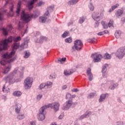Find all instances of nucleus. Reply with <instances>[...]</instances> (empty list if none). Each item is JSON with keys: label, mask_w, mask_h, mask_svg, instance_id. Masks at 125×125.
Masks as SVG:
<instances>
[{"label": "nucleus", "mask_w": 125, "mask_h": 125, "mask_svg": "<svg viewBox=\"0 0 125 125\" xmlns=\"http://www.w3.org/2000/svg\"><path fill=\"white\" fill-rule=\"evenodd\" d=\"M39 15H37L36 13L30 15L25 13V11H22L21 14V19L23 20L24 22H25V23H28L30 22L33 17H34V18H37V17H39Z\"/></svg>", "instance_id": "f257e3e1"}, {"label": "nucleus", "mask_w": 125, "mask_h": 125, "mask_svg": "<svg viewBox=\"0 0 125 125\" xmlns=\"http://www.w3.org/2000/svg\"><path fill=\"white\" fill-rule=\"evenodd\" d=\"M19 46H20V43H14L12 45V50L11 51L10 54L8 53H5L4 54L3 57L4 59H8L9 58H11L13 56L15 55L16 51L14 49H18L19 48Z\"/></svg>", "instance_id": "f03ea898"}, {"label": "nucleus", "mask_w": 125, "mask_h": 125, "mask_svg": "<svg viewBox=\"0 0 125 125\" xmlns=\"http://www.w3.org/2000/svg\"><path fill=\"white\" fill-rule=\"evenodd\" d=\"M17 71H18V67H17L15 70L6 78L9 83V84H12L15 83V75L17 74Z\"/></svg>", "instance_id": "7ed1b4c3"}, {"label": "nucleus", "mask_w": 125, "mask_h": 125, "mask_svg": "<svg viewBox=\"0 0 125 125\" xmlns=\"http://www.w3.org/2000/svg\"><path fill=\"white\" fill-rule=\"evenodd\" d=\"M60 104L57 102H55L52 104H49L47 105H45L41 107L40 110H46L48 108L54 109V110H59Z\"/></svg>", "instance_id": "20e7f679"}, {"label": "nucleus", "mask_w": 125, "mask_h": 125, "mask_svg": "<svg viewBox=\"0 0 125 125\" xmlns=\"http://www.w3.org/2000/svg\"><path fill=\"white\" fill-rule=\"evenodd\" d=\"M54 8V6H50L49 7H48V10H47L44 14V17H40L39 18V22H42V23H45V21H46V20L49 16V11H52Z\"/></svg>", "instance_id": "39448f33"}, {"label": "nucleus", "mask_w": 125, "mask_h": 125, "mask_svg": "<svg viewBox=\"0 0 125 125\" xmlns=\"http://www.w3.org/2000/svg\"><path fill=\"white\" fill-rule=\"evenodd\" d=\"M74 45L72 47L73 51H75V50L79 51L83 48V42L80 40H76L74 41Z\"/></svg>", "instance_id": "423d86ee"}, {"label": "nucleus", "mask_w": 125, "mask_h": 125, "mask_svg": "<svg viewBox=\"0 0 125 125\" xmlns=\"http://www.w3.org/2000/svg\"><path fill=\"white\" fill-rule=\"evenodd\" d=\"M115 55L119 59H122L125 55V46L119 48L116 52Z\"/></svg>", "instance_id": "0eeeda50"}, {"label": "nucleus", "mask_w": 125, "mask_h": 125, "mask_svg": "<svg viewBox=\"0 0 125 125\" xmlns=\"http://www.w3.org/2000/svg\"><path fill=\"white\" fill-rule=\"evenodd\" d=\"M33 84V78L31 77H27L24 80V87L25 89H29L32 87Z\"/></svg>", "instance_id": "6e6552de"}, {"label": "nucleus", "mask_w": 125, "mask_h": 125, "mask_svg": "<svg viewBox=\"0 0 125 125\" xmlns=\"http://www.w3.org/2000/svg\"><path fill=\"white\" fill-rule=\"evenodd\" d=\"M46 114V111L45 110H40L39 113L38 114V119L39 121H43L45 119V114Z\"/></svg>", "instance_id": "1a4fd4ad"}, {"label": "nucleus", "mask_w": 125, "mask_h": 125, "mask_svg": "<svg viewBox=\"0 0 125 125\" xmlns=\"http://www.w3.org/2000/svg\"><path fill=\"white\" fill-rule=\"evenodd\" d=\"M92 18L95 20V21H100L101 20V17H100V14L98 12L93 13L92 15Z\"/></svg>", "instance_id": "9d476101"}, {"label": "nucleus", "mask_w": 125, "mask_h": 125, "mask_svg": "<svg viewBox=\"0 0 125 125\" xmlns=\"http://www.w3.org/2000/svg\"><path fill=\"white\" fill-rule=\"evenodd\" d=\"M16 113L17 114H19L20 115L18 116L17 119L19 121L21 120H23V119H25V115H24V113H21V110H16Z\"/></svg>", "instance_id": "9b49d317"}, {"label": "nucleus", "mask_w": 125, "mask_h": 125, "mask_svg": "<svg viewBox=\"0 0 125 125\" xmlns=\"http://www.w3.org/2000/svg\"><path fill=\"white\" fill-rule=\"evenodd\" d=\"M91 112L89 110H87L85 114H84L83 115H82L80 117V120H83V119H85V118H88V117H89V116H90L91 115Z\"/></svg>", "instance_id": "f8f14e48"}, {"label": "nucleus", "mask_w": 125, "mask_h": 125, "mask_svg": "<svg viewBox=\"0 0 125 125\" xmlns=\"http://www.w3.org/2000/svg\"><path fill=\"white\" fill-rule=\"evenodd\" d=\"M87 75L89 77V81L91 82L93 79V75L91 73V69L90 68H88L86 71Z\"/></svg>", "instance_id": "ddd939ff"}, {"label": "nucleus", "mask_w": 125, "mask_h": 125, "mask_svg": "<svg viewBox=\"0 0 125 125\" xmlns=\"http://www.w3.org/2000/svg\"><path fill=\"white\" fill-rule=\"evenodd\" d=\"M103 57H102V55L98 54L96 55V57L93 59V62L94 63H96L97 62H100L101 61V59H102Z\"/></svg>", "instance_id": "4468645a"}, {"label": "nucleus", "mask_w": 125, "mask_h": 125, "mask_svg": "<svg viewBox=\"0 0 125 125\" xmlns=\"http://www.w3.org/2000/svg\"><path fill=\"white\" fill-rule=\"evenodd\" d=\"M21 1H19L17 4V11H16L17 14H20V11H21Z\"/></svg>", "instance_id": "2eb2a0df"}, {"label": "nucleus", "mask_w": 125, "mask_h": 125, "mask_svg": "<svg viewBox=\"0 0 125 125\" xmlns=\"http://www.w3.org/2000/svg\"><path fill=\"white\" fill-rule=\"evenodd\" d=\"M108 95V94H102L99 99V102H103L105 99H106V96Z\"/></svg>", "instance_id": "dca6fc26"}, {"label": "nucleus", "mask_w": 125, "mask_h": 125, "mask_svg": "<svg viewBox=\"0 0 125 125\" xmlns=\"http://www.w3.org/2000/svg\"><path fill=\"white\" fill-rule=\"evenodd\" d=\"M37 1V0H32L28 3V7L29 10L33 9V4Z\"/></svg>", "instance_id": "f3484780"}, {"label": "nucleus", "mask_w": 125, "mask_h": 125, "mask_svg": "<svg viewBox=\"0 0 125 125\" xmlns=\"http://www.w3.org/2000/svg\"><path fill=\"white\" fill-rule=\"evenodd\" d=\"M29 42V40H25L23 42V43H22L21 45V48H27V47H28V43Z\"/></svg>", "instance_id": "a211bd4d"}, {"label": "nucleus", "mask_w": 125, "mask_h": 125, "mask_svg": "<svg viewBox=\"0 0 125 125\" xmlns=\"http://www.w3.org/2000/svg\"><path fill=\"white\" fill-rule=\"evenodd\" d=\"M108 64H105L103 66V69L102 70V72L103 73V77H105V73L107 71V67H108Z\"/></svg>", "instance_id": "6ab92c4d"}, {"label": "nucleus", "mask_w": 125, "mask_h": 125, "mask_svg": "<svg viewBox=\"0 0 125 125\" xmlns=\"http://www.w3.org/2000/svg\"><path fill=\"white\" fill-rule=\"evenodd\" d=\"M114 35L116 39H119V38H121V35H122V31L120 30H116Z\"/></svg>", "instance_id": "aec40b11"}, {"label": "nucleus", "mask_w": 125, "mask_h": 125, "mask_svg": "<svg viewBox=\"0 0 125 125\" xmlns=\"http://www.w3.org/2000/svg\"><path fill=\"white\" fill-rule=\"evenodd\" d=\"M7 45L8 44H0V51H2V50H5V49H7Z\"/></svg>", "instance_id": "412c9836"}, {"label": "nucleus", "mask_w": 125, "mask_h": 125, "mask_svg": "<svg viewBox=\"0 0 125 125\" xmlns=\"http://www.w3.org/2000/svg\"><path fill=\"white\" fill-rule=\"evenodd\" d=\"M10 69H11V64H9L7 67H5L4 72H3V74H7L9 71H10Z\"/></svg>", "instance_id": "4be33fe9"}, {"label": "nucleus", "mask_w": 125, "mask_h": 125, "mask_svg": "<svg viewBox=\"0 0 125 125\" xmlns=\"http://www.w3.org/2000/svg\"><path fill=\"white\" fill-rule=\"evenodd\" d=\"M123 13H124V11H123V10H122L121 9H118L115 14H116L117 17L119 18V17L122 16V15H123Z\"/></svg>", "instance_id": "5701e85b"}, {"label": "nucleus", "mask_w": 125, "mask_h": 125, "mask_svg": "<svg viewBox=\"0 0 125 125\" xmlns=\"http://www.w3.org/2000/svg\"><path fill=\"white\" fill-rule=\"evenodd\" d=\"M73 104V101L72 100H68L67 102H66V109H69L71 106H72V104Z\"/></svg>", "instance_id": "b1692460"}, {"label": "nucleus", "mask_w": 125, "mask_h": 125, "mask_svg": "<svg viewBox=\"0 0 125 125\" xmlns=\"http://www.w3.org/2000/svg\"><path fill=\"white\" fill-rule=\"evenodd\" d=\"M22 40V38L20 36H18V37H14L13 38V42L15 43L18 42H20Z\"/></svg>", "instance_id": "393cba45"}, {"label": "nucleus", "mask_w": 125, "mask_h": 125, "mask_svg": "<svg viewBox=\"0 0 125 125\" xmlns=\"http://www.w3.org/2000/svg\"><path fill=\"white\" fill-rule=\"evenodd\" d=\"M77 2H79V0H70L68 2V4H69V5H74V4H76Z\"/></svg>", "instance_id": "a878e982"}, {"label": "nucleus", "mask_w": 125, "mask_h": 125, "mask_svg": "<svg viewBox=\"0 0 125 125\" xmlns=\"http://www.w3.org/2000/svg\"><path fill=\"white\" fill-rule=\"evenodd\" d=\"M119 3H117L115 5L112 6L111 7V9H110L109 10V12H112V11L115 10V9H116V8H117L119 6Z\"/></svg>", "instance_id": "bb28decb"}, {"label": "nucleus", "mask_w": 125, "mask_h": 125, "mask_svg": "<svg viewBox=\"0 0 125 125\" xmlns=\"http://www.w3.org/2000/svg\"><path fill=\"white\" fill-rule=\"evenodd\" d=\"M47 40V38L46 37L41 36L39 40L40 43H42L43 42H45Z\"/></svg>", "instance_id": "cd10ccee"}, {"label": "nucleus", "mask_w": 125, "mask_h": 125, "mask_svg": "<svg viewBox=\"0 0 125 125\" xmlns=\"http://www.w3.org/2000/svg\"><path fill=\"white\" fill-rule=\"evenodd\" d=\"M10 9V14H11V16H13L14 14V12L13 11V9H14V6L12 5V6L9 7Z\"/></svg>", "instance_id": "c85d7f7f"}, {"label": "nucleus", "mask_w": 125, "mask_h": 125, "mask_svg": "<svg viewBox=\"0 0 125 125\" xmlns=\"http://www.w3.org/2000/svg\"><path fill=\"white\" fill-rule=\"evenodd\" d=\"M21 95H22V93H21V92L19 91H15L13 93V95L14 96H17L18 97H19V96H21Z\"/></svg>", "instance_id": "c756f323"}, {"label": "nucleus", "mask_w": 125, "mask_h": 125, "mask_svg": "<svg viewBox=\"0 0 125 125\" xmlns=\"http://www.w3.org/2000/svg\"><path fill=\"white\" fill-rule=\"evenodd\" d=\"M73 71L71 70H64V74L65 76H70V75H72L73 74Z\"/></svg>", "instance_id": "7c9ffc66"}, {"label": "nucleus", "mask_w": 125, "mask_h": 125, "mask_svg": "<svg viewBox=\"0 0 125 125\" xmlns=\"http://www.w3.org/2000/svg\"><path fill=\"white\" fill-rule=\"evenodd\" d=\"M97 40L95 38L89 39L87 40V42L90 43H96Z\"/></svg>", "instance_id": "2f4dec72"}, {"label": "nucleus", "mask_w": 125, "mask_h": 125, "mask_svg": "<svg viewBox=\"0 0 125 125\" xmlns=\"http://www.w3.org/2000/svg\"><path fill=\"white\" fill-rule=\"evenodd\" d=\"M1 30L2 31V34L4 36H7V35H8V31H7V29L5 28H2Z\"/></svg>", "instance_id": "473e14b6"}, {"label": "nucleus", "mask_w": 125, "mask_h": 125, "mask_svg": "<svg viewBox=\"0 0 125 125\" xmlns=\"http://www.w3.org/2000/svg\"><path fill=\"white\" fill-rule=\"evenodd\" d=\"M84 20H85V18H84V17H81L79 19V23L80 24H83V23L84 22Z\"/></svg>", "instance_id": "72a5a7b5"}, {"label": "nucleus", "mask_w": 125, "mask_h": 125, "mask_svg": "<svg viewBox=\"0 0 125 125\" xmlns=\"http://www.w3.org/2000/svg\"><path fill=\"white\" fill-rule=\"evenodd\" d=\"M107 25L109 27H113L114 26V21L113 20H110Z\"/></svg>", "instance_id": "f704fd0d"}, {"label": "nucleus", "mask_w": 125, "mask_h": 125, "mask_svg": "<svg viewBox=\"0 0 125 125\" xmlns=\"http://www.w3.org/2000/svg\"><path fill=\"white\" fill-rule=\"evenodd\" d=\"M30 55H31V53H30L28 51H25L24 58H28L30 56Z\"/></svg>", "instance_id": "c9c22d12"}, {"label": "nucleus", "mask_w": 125, "mask_h": 125, "mask_svg": "<svg viewBox=\"0 0 125 125\" xmlns=\"http://www.w3.org/2000/svg\"><path fill=\"white\" fill-rule=\"evenodd\" d=\"M21 105L20 104H16L15 105V110H20L21 109Z\"/></svg>", "instance_id": "e433bc0d"}, {"label": "nucleus", "mask_w": 125, "mask_h": 125, "mask_svg": "<svg viewBox=\"0 0 125 125\" xmlns=\"http://www.w3.org/2000/svg\"><path fill=\"white\" fill-rule=\"evenodd\" d=\"M104 59H111V55L108 54V53H106L104 55Z\"/></svg>", "instance_id": "4c0bfd02"}, {"label": "nucleus", "mask_w": 125, "mask_h": 125, "mask_svg": "<svg viewBox=\"0 0 125 125\" xmlns=\"http://www.w3.org/2000/svg\"><path fill=\"white\" fill-rule=\"evenodd\" d=\"M117 86H118V83H115V84H114L113 85H111L110 86H109V88L110 89H111L113 90L115 89V88H116Z\"/></svg>", "instance_id": "58836bf2"}, {"label": "nucleus", "mask_w": 125, "mask_h": 125, "mask_svg": "<svg viewBox=\"0 0 125 125\" xmlns=\"http://www.w3.org/2000/svg\"><path fill=\"white\" fill-rule=\"evenodd\" d=\"M23 23H22V22H19L18 25V30L21 31V29L23 28Z\"/></svg>", "instance_id": "ea45409f"}, {"label": "nucleus", "mask_w": 125, "mask_h": 125, "mask_svg": "<svg viewBox=\"0 0 125 125\" xmlns=\"http://www.w3.org/2000/svg\"><path fill=\"white\" fill-rule=\"evenodd\" d=\"M102 24L104 29H108V27L109 26H108V24L107 25V24H106V23L104 22V21H102Z\"/></svg>", "instance_id": "a19ab883"}, {"label": "nucleus", "mask_w": 125, "mask_h": 125, "mask_svg": "<svg viewBox=\"0 0 125 125\" xmlns=\"http://www.w3.org/2000/svg\"><path fill=\"white\" fill-rule=\"evenodd\" d=\"M89 7L90 10H91V11H93V10H94V6L92 4V3H90V5H89Z\"/></svg>", "instance_id": "79ce46f5"}, {"label": "nucleus", "mask_w": 125, "mask_h": 125, "mask_svg": "<svg viewBox=\"0 0 125 125\" xmlns=\"http://www.w3.org/2000/svg\"><path fill=\"white\" fill-rule=\"evenodd\" d=\"M46 85H45V83H41L39 87V89H42V88H44V87H45Z\"/></svg>", "instance_id": "37998d69"}, {"label": "nucleus", "mask_w": 125, "mask_h": 125, "mask_svg": "<svg viewBox=\"0 0 125 125\" xmlns=\"http://www.w3.org/2000/svg\"><path fill=\"white\" fill-rule=\"evenodd\" d=\"M65 42H68V43H71V42H72V38H68L65 39Z\"/></svg>", "instance_id": "c03bdc74"}, {"label": "nucleus", "mask_w": 125, "mask_h": 125, "mask_svg": "<svg viewBox=\"0 0 125 125\" xmlns=\"http://www.w3.org/2000/svg\"><path fill=\"white\" fill-rule=\"evenodd\" d=\"M8 41L7 40V39H5L2 42L1 44H8Z\"/></svg>", "instance_id": "a18cd8bd"}, {"label": "nucleus", "mask_w": 125, "mask_h": 125, "mask_svg": "<svg viewBox=\"0 0 125 125\" xmlns=\"http://www.w3.org/2000/svg\"><path fill=\"white\" fill-rule=\"evenodd\" d=\"M13 38H14V37L10 36L8 37V38L7 39V40L8 41V42H12V41H13Z\"/></svg>", "instance_id": "49530a36"}, {"label": "nucleus", "mask_w": 125, "mask_h": 125, "mask_svg": "<svg viewBox=\"0 0 125 125\" xmlns=\"http://www.w3.org/2000/svg\"><path fill=\"white\" fill-rule=\"evenodd\" d=\"M69 35V32H66L65 31L64 33L62 35V37L63 38H65Z\"/></svg>", "instance_id": "de8ad7c7"}, {"label": "nucleus", "mask_w": 125, "mask_h": 125, "mask_svg": "<svg viewBox=\"0 0 125 125\" xmlns=\"http://www.w3.org/2000/svg\"><path fill=\"white\" fill-rule=\"evenodd\" d=\"M43 5H44V2L42 1H40L37 3V6H42Z\"/></svg>", "instance_id": "09e8293b"}, {"label": "nucleus", "mask_w": 125, "mask_h": 125, "mask_svg": "<svg viewBox=\"0 0 125 125\" xmlns=\"http://www.w3.org/2000/svg\"><path fill=\"white\" fill-rule=\"evenodd\" d=\"M1 65H3V66L6 65V62L4 61L3 59H2L0 61Z\"/></svg>", "instance_id": "8fccbe9b"}, {"label": "nucleus", "mask_w": 125, "mask_h": 125, "mask_svg": "<svg viewBox=\"0 0 125 125\" xmlns=\"http://www.w3.org/2000/svg\"><path fill=\"white\" fill-rule=\"evenodd\" d=\"M64 61H66V58H62V59H59L58 60L59 62H64Z\"/></svg>", "instance_id": "3c124183"}, {"label": "nucleus", "mask_w": 125, "mask_h": 125, "mask_svg": "<svg viewBox=\"0 0 125 125\" xmlns=\"http://www.w3.org/2000/svg\"><path fill=\"white\" fill-rule=\"evenodd\" d=\"M65 98L66 99H69L70 98H72V95H71V94L68 93L66 94Z\"/></svg>", "instance_id": "603ef678"}, {"label": "nucleus", "mask_w": 125, "mask_h": 125, "mask_svg": "<svg viewBox=\"0 0 125 125\" xmlns=\"http://www.w3.org/2000/svg\"><path fill=\"white\" fill-rule=\"evenodd\" d=\"M45 84L46 86H50V85H51V84H52V83L50 82H47L46 83H45Z\"/></svg>", "instance_id": "864d4df0"}, {"label": "nucleus", "mask_w": 125, "mask_h": 125, "mask_svg": "<svg viewBox=\"0 0 125 125\" xmlns=\"http://www.w3.org/2000/svg\"><path fill=\"white\" fill-rule=\"evenodd\" d=\"M89 96H90V98H93V97H94V96H95V93H91L89 94Z\"/></svg>", "instance_id": "5fc2aeb1"}, {"label": "nucleus", "mask_w": 125, "mask_h": 125, "mask_svg": "<svg viewBox=\"0 0 125 125\" xmlns=\"http://www.w3.org/2000/svg\"><path fill=\"white\" fill-rule=\"evenodd\" d=\"M63 117H64V113H62L59 117V120H61L63 119Z\"/></svg>", "instance_id": "6e6d98bb"}, {"label": "nucleus", "mask_w": 125, "mask_h": 125, "mask_svg": "<svg viewBox=\"0 0 125 125\" xmlns=\"http://www.w3.org/2000/svg\"><path fill=\"white\" fill-rule=\"evenodd\" d=\"M27 33H28V30H27V29H25L24 30V32L23 33V31H21V34L22 35V36L23 37V36H24V35H25V34H27Z\"/></svg>", "instance_id": "4d7b16f0"}, {"label": "nucleus", "mask_w": 125, "mask_h": 125, "mask_svg": "<svg viewBox=\"0 0 125 125\" xmlns=\"http://www.w3.org/2000/svg\"><path fill=\"white\" fill-rule=\"evenodd\" d=\"M24 75V72L23 71L21 72L20 74V77L21 79L23 78V75Z\"/></svg>", "instance_id": "13d9d810"}, {"label": "nucleus", "mask_w": 125, "mask_h": 125, "mask_svg": "<svg viewBox=\"0 0 125 125\" xmlns=\"http://www.w3.org/2000/svg\"><path fill=\"white\" fill-rule=\"evenodd\" d=\"M72 92H78L79 91V89L78 88H74L72 90Z\"/></svg>", "instance_id": "bf43d9fd"}, {"label": "nucleus", "mask_w": 125, "mask_h": 125, "mask_svg": "<svg viewBox=\"0 0 125 125\" xmlns=\"http://www.w3.org/2000/svg\"><path fill=\"white\" fill-rule=\"evenodd\" d=\"M15 60V58L11 59L10 60L8 61V63H11V62H13Z\"/></svg>", "instance_id": "052dcab7"}, {"label": "nucleus", "mask_w": 125, "mask_h": 125, "mask_svg": "<svg viewBox=\"0 0 125 125\" xmlns=\"http://www.w3.org/2000/svg\"><path fill=\"white\" fill-rule=\"evenodd\" d=\"M21 78H18L15 80V83H19V82H21Z\"/></svg>", "instance_id": "680f3d73"}, {"label": "nucleus", "mask_w": 125, "mask_h": 125, "mask_svg": "<svg viewBox=\"0 0 125 125\" xmlns=\"http://www.w3.org/2000/svg\"><path fill=\"white\" fill-rule=\"evenodd\" d=\"M42 97V95H39L37 96V99H38V100H41V99Z\"/></svg>", "instance_id": "e2e57ef3"}, {"label": "nucleus", "mask_w": 125, "mask_h": 125, "mask_svg": "<svg viewBox=\"0 0 125 125\" xmlns=\"http://www.w3.org/2000/svg\"><path fill=\"white\" fill-rule=\"evenodd\" d=\"M98 36H103L104 35V32L103 31L100 32L99 33H98Z\"/></svg>", "instance_id": "0e129e2a"}, {"label": "nucleus", "mask_w": 125, "mask_h": 125, "mask_svg": "<svg viewBox=\"0 0 125 125\" xmlns=\"http://www.w3.org/2000/svg\"><path fill=\"white\" fill-rule=\"evenodd\" d=\"M99 21H96L95 26V27H98V26H99V22H98Z\"/></svg>", "instance_id": "69168bd1"}, {"label": "nucleus", "mask_w": 125, "mask_h": 125, "mask_svg": "<svg viewBox=\"0 0 125 125\" xmlns=\"http://www.w3.org/2000/svg\"><path fill=\"white\" fill-rule=\"evenodd\" d=\"M124 124L123 123V122H118L117 123V125H123Z\"/></svg>", "instance_id": "338daca9"}, {"label": "nucleus", "mask_w": 125, "mask_h": 125, "mask_svg": "<svg viewBox=\"0 0 125 125\" xmlns=\"http://www.w3.org/2000/svg\"><path fill=\"white\" fill-rule=\"evenodd\" d=\"M121 21L124 23L125 22V17L122 18L121 19Z\"/></svg>", "instance_id": "774afa93"}]
</instances>
